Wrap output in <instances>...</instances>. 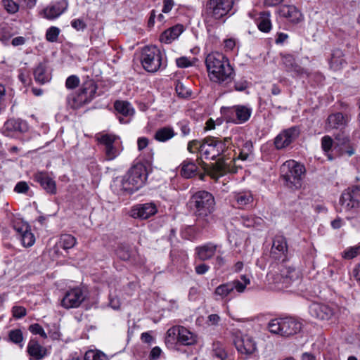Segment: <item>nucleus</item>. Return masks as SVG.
Instances as JSON below:
<instances>
[{"label":"nucleus","mask_w":360,"mask_h":360,"mask_svg":"<svg viewBox=\"0 0 360 360\" xmlns=\"http://www.w3.org/2000/svg\"><path fill=\"white\" fill-rule=\"evenodd\" d=\"M232 140L230 137L220 139L214 136H208L202 140L201 158L207 160H214L222 155L213 167L209 170L204 164L203 169L212 179H218L227 173H236L238 167L236 165V158H226L225 152L231 147Z\"/></svg>","instance_id":"nucleus-1"},{"label":"nucleus","mask_w":360,"mask_h":360,"mask_svg":"<svg viewBox=\"0 0 360 360\" xmlns=\"http://www.w3.org/2000/svg\"><path fill=\"white\" fill-rule=\"evenodd\" d=\"M205 65L210 80L217 84L227 85L232 82L236 75L229 59L218 51L206 56Z\"/></svg>","instance_id":"nucleus-2"},{"label":"nucleus","mask_w":360,"mask_h":360,"mask_svg":"<svg viewBox=\"0 0 360 360\" xmlns=\"http://www.w3.org/2000/svg\"><path fill=\"white\" fill-rule=\"evenodd\" d=\"M267 281L274 290H282L290 287L300 278V272L295 267L280 264L277 269L267 274Z\"/></svg>","instance_id":"nucleus-3"},{"label":"nucleus","mask_w":360,"mask_h":360,"mask_svg":"<svg viewBox=\"0 0 360 360\" xmlns=\"http://www.w3.org/2000/svg\"><path fill=\"white\" fill-rule=\"evenodd\" d=\"M234 0H208L205 8V22L207 27H214L224 22L231 15Z\"/></svg>","instance_id":"nucleus-4"},{"label":"nucleus","mask_w":360,"mask_h":360,"mask_svg":"<svg viewBox=\"0 0 360 360\" xmlns=\"http://www.w3.org/2000/svg\"><path fill=\"white\" fill-rule=\"evenodd\" d=\"M146 179V167L141 162L136 163L123 176L121 184L122 190L132 193L141 188Z\"/></svg>","instance_id":"nucleus-5"},{"label":"nucleus","mask_w":360,"mask_h":360,"mask_svg":"<svg viewBox=\"0 0 360 360\" xmlns=\"http://www.w3.org/2000/svg\"><path fill=\"white\" fill-rule=\"evenodd\" d=\"M198 219H206L214 211L215 200L212 193L206 191L195 192L190 199Z\"/></svg>","instance_id":"nucleus-6"},{"label":"nucleus","mask_w":360,"mask_h":360,"mask_svg":"<svg viewBox=\"0 0 360 360\" xmlns=\"http://www.w3.org/2000/svg\"><path fill=\"white\" fill-rule=\"evenodd\" d=\"M281 176L287 186L300 188L302 186V176L305 172L304 167L293 160L285 161L280 168Z\"/></svg>","instance_id":"nucleus-7"},{"label":"nucleus","mask_w":360,"mask_h":360,"mask_svg":"<svg viewBox=\"0 0 360 360\" xmlns=\"http://www.w3.org/2000/svg\"><path fill=\"white\" fill-rule=\"evenodd\" d=\"M197 342V335L182 326H174L166 332L165 344L169 347L176 343L190 346Z\"/></svg>","instance_id":"nucleus-8"},{"label":"nucleus","mask_w":360,"mask_h":360,"mask_svg":"<svg viewBox=\"0 0 360 360\" xmlns=\"http://www.w3.org/2000/svg\"><path fill=\"white\" fill-rule=\"evenodd\" d=\"M302 323L292 317L278 318L271 320L268 329L271 333L284 337L293 335L300 331Z\"/></svg>","instance_id":"nucleus-9"},{"label":"nucleus","mask_w":360,"mask_h":360,"mask_svg":"<svg viewBox=\"0 0 360 360\" xmlns=\"http://www.w3.org/2000/svg\"><path fill=\"white\" fill-rule=\"evenodd\" d=\"M97 141L103 146L106 160L111 161L120 155L123 148L120 138L113 134L101 133L96 136Z\"/></svg>","instance_id":"nucleus-10"},{"label":"nucleus","mask_w":360,"mask_h":360,"mask_svg":"<svg viewBox=\"0 0 360 360\" xmlns=\"http://www.w3.org/2000/svg\"><path fill=\"white\" fill-rule=\"evenodd\" d=\"M141 62L146 71L150 72L158 71L162 65L160 50L155 46H145L141 51Z\"/></svg>","instance_id":"nucleus-11"},{"label":"nucleus","mask_w":360,"mask_h":360,"mask_svg":"<svg viewBox=\"0 0 360 360\" xmlns=\"http://www.w3.org/2000/svg\"><path fill=\"white\" fill-rule=\"evenodd\" d=\"M241 279L243 282L238 280H234L231 282H227L217 286L214 292L215 296L219 297L223 300H229L233 297L235 294V290L239 293L244 292L246 286L250 284V280L242 276Z\"/></svg>","instance_id":"nucleus-12"},{"label":"nucleus","mask_w":360,"mask_h":360,"mask_svg":"<svg viewBox=\"0 0 360 360\" xmlns=\"http://www.w3.org/2000/svg\"><path fill=\"white\" fill-rule=\"evenodd\" d=\"M221 112L227 122L241 124L249 120L252 110L247 106L238 105L231 107H222Z\"/></svg>","instance_id":"nucleus-13"},{"label":"nucleus","mask_w":360,"mask_h":360,"mask_svg":"<svg viewBox=\"0 0 360 360\" xmlns=\"http://www.w3.org/2000/svg\"><path fill=\"white\" fill-rule=\"evenodd\" d=\"M341 210L350 212L360 207V186H353L345 190L340 198Z\"/></svg>","instance_id":"nucleus-14"},{"label":"nucleus","mask_w":360,"mask_h":360,"mask_svg":"<svg viewBox=\"0 0 360 360\" xmlns=\"http://www.w3.org/2000/svg\"><path fill=\"white\" fill-rule=\"evenodd\" d=\"M234 334L233 345L238 352L244 358L251 357L257 350V342L255 338L250 335Z\"/></svg>","instance_id":"nucleus-15"},{"label":"nucleus","mask_w":360,"mask_h":360,"mask_svg":"<svg viewBox=\"0 0 360 360\" xmlns=\"http://www.w3.org/2000/svg\"><path fill=\"white\" fill-rule=\"evenodd\" d=\"M231 138L232 140L231 146L238 149V152L236 150H233L234 152L233 158H235L236 160L238 159L243 161L248 160L250 155L252 153V143L250 141H244L241 134H235Z\"/></svg>","instance_id":"nucleus-16"},{"label":"nucleus","mask_w":360,"mask_h":360,"mask_svg":"<svg viewBox=\"0 0 360 360\" xmlns=\"http://www.w3.org/2000/svg\"><path fill=\"white\" fill-rule=\"evenodd\" d=\"M338 311L336 305L313 303L309 307V312L312 316L321 320H330L335 317Z\"/></svg>","instance_id":"nucleus-17"},{"label":"nucleus","mask_w":360,"mask_h":360,"mask_svg":"<svg viewBox=\"0 0 360 360\" xmlns=\"http://www.w3.org/2000/svg\"><path fill=\"white\" fill-rule=\"evenodd\" d=\"M221 245L212 242L206 243L195 248V256L200 261L212 259L217 254H223Z\"/></svg>","instance_id":"nucleus-18"},{"label":"nucleus","mask_w":360,"mask_h":360,"mask_svg":"<svg viewBox=\"0 0 360 360\" xmlns=\"http://www.w3.org/2000/svg\"><path fill=\"white\" fill-rule=\"evenodd\" d=\"M300 130L298 127H292L282 131L274 139V145L276 149L281 150L288 147L300 135Z\"/></svg>","instance_id":"nucleus-19"},{"label":"nucleus","mask_w":360,"mask_h":360,"mask_svg":"<svg viewBox=\"0 0 360 360\" xmlns=\"http://www.w3.org/2000/svg\"><path fill=\"white\" fill-rule=\"evenodd\" d=\"M84 299L85 295L82 289L74 288L65 292L61 300V305L65 309L77 308Z\"/></svg>","instance_id":"nucleus-20"},{"label":"nucleus","mask_w":360,"mask_h":360,"mask_svg":"<svg viewBox=\"0 0 360 360\" xmlns=\"http://www.w3.org/2000/svg\"><path fill=\"white\" fill-rule=\"evenodd\" d=\"M68 3L66 0H60L52 2L44 8L40 15L49 20H53L61 15L68 8Z\"/></svg>","instance_id":"nucleus-21"},{"label":"nucleus","mask_w":360,"mask_h":360,"mask_svg":"<svg viewBox=\"0 0 360 360\" xmlns=\"http://www.w3.org/2000/svg\"><path fill=\"white\" fill-rule=\"evenodd\" d=\"M231 202L238 209H249L253 206L254 196L248 190L236 191L231 194Z\"/></svg>","instance_id":"nucleus-22"},{"label":"nucleus","mask_w":360,"mask_h":360,"mask_svg":"<svg viewBox=\"0 0 360 360\" xmlns=\"http://www.w3.org/2000/svg\"><path fill=\"white\" fill-rule=\"evenodd\" d=\"M157 212L158 208L153 202L138 204L131 208L130 216L135 219H147L155 215Z\"/></svg>","instance_id":"nucleus-23"},{"label":"nucleus","mask_w":360,"mask_h":360,"mask_svg":"<svg viewBox=\"0 0 360 360\" xmlns=\"http://www.w3.org/2000/svg\"><path fill=\"white\" fill-rule=\"evenodd\" d=\"M97 89L98 86L96 82L93 79L87 77L86 79L83 81L77 91L81 96H82L84 101L88 104L96 97Z\"/></svg>","instance_id":"nucleus-24"},{"label":"nucleus","mask_w":360,"mask_h":360,"mask_svg":"<svg viewBox=\"0 0 360 360\" xmlns=\"http://www.w3.org/2000/svg\"><path fill=\"white\" fill-rule=\"evenodd\" d=\"M278 12L281 17L287 19L293 24H297L303 20L302 13L293 5H282Z\"/></svg>","instance_id":"nucleus-25"},{"label":"nucleus","mask_w":360,"mask_h":360,"mask_svg":"<svg viewBox=\"0 0 360 360\" xmlns=\"http://www.w3.org/2000/svg\"><path fill=\"white\" fill-rule=\"evenodd\" d=\"M349 122V116L343 115L342 112H335L330 114L326 122V130L342 129L345 128Z\"/></svg>","instance_id":"nucleus-26"},{"label":"nucleus","mask_w":360,"mask_h":360,"mask_svg":"<svg viewBox=\"0 0 360 360\" xmlns=\"http://www.w3.org/2000/svg\"><path fill=\"white\" fill-rule=\"evenodd\" d=\"M185 28L183 25L177 24L165 30L160 36V41L164 44H171L184 32Z\"/></svg>","instance_id":"nucleus-27"},{"label":"nucleus","mask_w":360,"mask_h":360,"mask_svg":"<svg viewBox=\"0 0 360 360\" xmlns=\"http://www.w3.org/2000/svg\"><path fill=\"white\" fill-rule=\"evenodd\" d=\"M282 63L286 71L292 72L296 76L307 73V71L296 63L295 57L291 54L283 55Z\"/></svg>","instance_id":"nucleus-28"},{"label":"nucleus","mask_w":360,"mask_h":360,"mask_svg":"<svg viewBox=\"0 0 360 360\" xmlns=\"http://www.w3.org/2000/svg\"><path fill=\"white\" fill-rule=\"evenodd\" d=\"M34 77L35 81L44 84L51 81V74L48 70V65L46 61L39 63L34 70Z\"/></svg>","instance_id":"nucleus-29"},{"label":"nucleus","mask_w":360,"mask_h":360,"mask_svg":"<svg viewBox=\"0 0 360 360\" xmlns=\"http://www.w3.org/2000/svg\"><path fill=\"white\" fill-rule=\"evenodd\" d=\"M46 350L37 341L32 340L27 345V353L31 360H40L46 354Z\"/></svg>","instance_id":"nucleus-30"},{"label":"nucleus","mask_w":360,"mask_h":360,"mask_svg":"<svg viewBox=\"0 0 360 360\" xmlns=\"http://www.w3.org/2000/svg\"><path fill=\"white\" fill-rule=\"evenodd\" d=\"M21 132V122L19 119H9L4 125L3 133L7 136H14Z\"/></svg>","instance_id":"nucleus-31"},{"label":"nucleus","mask_w":360,"mask_h":360,"mask_svg":"<svg viewBox=\"0 0 360 360\" xmlns=\"http://www.w3.org/2000/svg\"><path fill=\"white\" fill-rule=\"evenodd\" d=\"M176 134L173 127L167 126L157 129L154 134V139L158 142H166L174 137Z\"/></svg>","instance_id":"nucleus-32"},{"label":"nucleus","mask_w":360,"mask_h":360,"mask_svg":"<svg viewBox=\"0 0 360 360\" xmlns=\"http://www.w3.org/2000/svg\"><path fill=\"white\" fill-rule=\"evenodd\" d=\"M116 111L124 117H131L134 114V108L131 104L125 101H116L114 103Z\"/></svg>","instance_id":"nucleus-33"},{"label":"nucleus","mask_w":360,"mask_h":360,"mask_svg":"<svg viewBox=\"0 0 360 360\" xmlns=\"http://www.w3.org/2000/svg\"><path fill=\"white\" fill-rule=\"evenodd\" d=\"M180 173L184 178H191L198 173V167L193 162L184 160L181 165Z\"/></svg>","instance_id":"nucleus-34"},{"label":"nucleus","mask_w":360,"mask_h":360,"mask_svg":"<svg viewBox=\"0 0 360 360\" xmlns=\"http://www.w3.org/2000/svg\"><path fill=\"white\" fill-rule=\"evenodd\" d=\"M77 243V239L75 237L70 234H62L60 236L58 244L53 248L56 249V252L58 250V247L68 250L72 248Z\"/></svg>","instance_id":"nucleus-35"},{"label":"nucleus","mask_w":360,"mask_h":360,"mask_svg":"<svg viewBox=\"0 0 360 360\" xmlns=\"http://www.w3.org/2000/svg\"><path fill=\"white\" fill-rule=\"evenodd\" d=\"M66 103L67 105L73 110L79 109L87 104L78 91L69 94L66 98Z\"/></svg>","instance_id":"nucleus-36"},{"label":"nucleus","mask_w":360,"mask_h":360,"mask_svg":"<svg viewBox=\"0 0 360 360\" xmlns=\"http://www.w3.org/2000/svg\"><path fill=\"white\" fill-rule=\"evenodd\" d=\"M271 15L269 12H262L257 18V27L263 32H269L271 30L272 25L270 19Z\"/></svg>","instance_id":"nucleus-37"},{"label":"nucleus","mask_w":360,"mask_h":360,"mask_svg":"<svg viewBox=\"0 0 360 360\" xmlns=\"http://www.w3.org/2000/svg\"><path fill=\"white\" fill-rule=\"evenodd\" d=\"M287 250L288 245L285 238L281 236L275 237L271 248V254L284 255Z\"/></svg>","instance_id":"nucleus-38"},{"label":"nucleus","mask_w":360,"mask_h":360,"mask_svg":"<svg viewBox=\"0 0 360 360\" xmlns=\"http://www.w3.org/2000/svg\"><path fill=\"white\" fill-rule=\"evenodd\" d=\"M41 186L48 193H56V184L55 181L47 175H42L39 179Z\"/></svg>","instance_id":"nucleus-39"},{"label":"nucleus","mask_w":360,"mask_h":360,"mask_svg":"<svg viewBox=\"0 0 360 360\" xmlns=\"http://www.w3.org/2000/svg\"><path fill=\"white\" fill-rule=\"evenodd\" d=\"M212 356L220 360H230L224 345L219 342H214L212 344Z\"/></svg>","instance_id":"nucleus-40"},{"label":"nucleus","mask_w":360,"mask_h":360,"mask_svg":"<svg viewBox=\"0 0 360 360\" xmlns=\"http://www.w3.org/2000/svg\"><path fill=\"white\" fill-rule=\"evenodd\" d=\"M342 257L345 259H352L360 255V244L346 248L342 253Z\"/></svg>","instance_id":"nucleus-41"},{"label":"nucleus","mask_w":360,"mask_h":360,"mask_svg":"<svg viewBox=\"0 0 360 360\" xmlns=\"http://www.w3.org/2000/svg\"><path fill=\"white\" fill-rule=\"evenodd\" d=\"M116 255L122 260H129L131 257L129 247L126 245H119L116 250Z\"/></svg>","instance_id":"nucleus-42"},{"label":"nucleus","mask_w":360,"mask_h":360,"mask_svg":"<svg viewBox=\"0 0 360 360\" xmlns=\"http://www.w3.org/2000/svg\"><path fill=\"white\" fill-rule=\"evenodd\" d=\"M84 360H107V358L101 352L89 350L85 354Z\"/></svg>","instance_id":"nucleus-43"},{"label":"nucleus","mask_w":360,"mask_h":360,"mask_svg":"<svg viewBox=\"0 0 360 360\" xmlns=\"http://www.w3.org/2000/svg\"><path fill=\"white\" fill-rule=\"evenodd\" d=\"M60 29L57 27L52 26L49 27L46 32V39L49 42H56L58 40Z\"/></svg>","instance_id":"nucleus-44"},{"label":"nucleus","mask_w":360,"mask_h":360,"mask_svg":"<svg viewBox=\"0 0 360 360\" xmlns=\"http://www.w3.org/2000/svg\"><path fill=\"white\" fill-rule=\"evenodd\" d=\"M80 79L78 76L72 75L69 76L65 80V87L68 89H75L79 86Z\"/></svg>","instance_id":"nucleus-45"},{"label":"nucleus","mask_w":360,"mask_h":360,"mask_svg":"<svg viewBox=\"0 0 360 360\" xmlns=\"http://www.w3.org/2000/svg\"><path fill=\"white\" fill-rule=\"evenodd\" d=\"M2 5L9 13H15L19 9V6L13 0H3Z\"/></svg>","instance_id":"nucleus-46"},{"label":"nucleus","mask_w":360,"mask_h":360,"mask_svg":"<svg viewBox=\"0 0 360 360\" xmlns=\"http://www.w3.org/2000/svg\"><path fill=\"white\" fill-rule=\"evenodd\" d=\"M202 146V141L193 140L188 142L187 149L191 153L199 152L201 155V149Z\"/></svg>","instance_id":"nucleus-47"},{"label":"nucleus","mask_w":360,"mask_h":360,"mask_svg":"<svg viewBox=\"0 0 360 360\" xmlns=\"http://www.w3.org/2000/svg\"><path fill=\"white\" fill-rule=\"evenodd\" d=\"M9 339L11 342L20 344L22 341V333L20 329L13 330L9 333Z\"/></svg>","instance_id":"nucleus-48"},{"label":"nucleus","mask_w":360,"mask_h":360,"mask_svg":"<svg viewBox=\"0 0 360 360\" xmlns=\"http://www.w3.org/2000/svg\"><path fill=\"white\" fill-rule=\"evenodd\" d=\"M35 242L34 234L26 229L24 231V247H31Z\"/></svg>","instance_id":"nucleus-49"},{"label":"nucleus","mask_w":360,"mask_h":360,"mask_svg":"<svg viewBox=\"0 0 360 360\" xmlns=\"http://www.w3.org/2000/svg\"><path fill=\"white\" fill-rule=\"evenodd\" d=\"M333 144V140L329 136H324L321 139V148L323 150L328 153L330 150Z\"/></svg>","instance_id":"nucleus-50"},{"label":"nucleus","mask_w":360,"mask_h":360,"mask_svg":"<svg viewBox=\"0 0 360 360\" xmlns=\"http://www.w3.org/2000/svg\"><path fill=\"white\" fill-rule=\"evenodd\" d=\"M222 120L217 119L214 120L212 118H210L205 123V130H212L215 129L217 127H219L222 124Z\"/></svg>","instance_id":"nucleus-51"},{"label":"nucleus","mask_w":360,"mask_h":360,"mask_svg":"<svg viewBox=\"0 0 360 360\" xmlns=\"http://www.w3.org/2000/svg\"><path fill=\"white\" fill-rule=\"evenodd\" d=\"M30 331L34 335H39L42 338H46V333L43 328L38 323L32 324L29 327Z\"/></svg>","instance_id":"nucleus-52"},{"label":"nucleus","mask_w":360,"mask_h":360,"mask_svg":"<svg viewBox=\"0 0 360 360\" xmlns=\"http://www.w3.org/2000/svg\"><path fill=\"white\" fill-rule=\"evenodd\" d=\"M176 65L181 68H186L193 65V61L187 57H180L176 60Z\"/></svg>","instance_id":"nucleus-53"},{"label":"nucleus","mask_w":360,"mask_h":360,"mask_svg":"<svg viewBox=\"0 0 360 360\" xmlns=\"http://www.w3.org/2000/svg\"><path fill=\"white\" fill-rule=\"evenodd\" d=\"M176 92L179 97L186 98L191 95L189 91L181 83H178L176 86Z\"/></svg>","instance_id":"nucleus-54"},{"label":"nucleus","mask_w":360,"mask_h":360,"mask_svg":"<svg viewBox=\"0 0 360 360\" xmlns=\"http://www.w3.org/2000/svg\"><path fill=\"white\" fill-rule=\"evenodd\" d=\"M338 144L342 146H346L350 143V140L348 136L342 134H339L335 136Z\"/></svg>","instance_id":"nucleus-55"},{"label":"nucleus","mask_w":360,"mask_h":360,"mask_svg":"<svg viewBox=\"0 0 360 360\" xmlns=\"http://www.w3.org/2000/svg\"><path fill=\"white\" fill-rule=\"evenodd\" d=\"M71 25L77 31L84 30L86 27V23L82 19H74L71 21Z\"/></svg>","instance_id":"nucleus-56"},{"label":"nucleus","mask_w":360,"mask_h":360,"mask_svg":"<svg viewBox=\"0 0 360 360\" xmlns=\"http://www.w3.org/2000/svg\"><path fill=\"white\" fill-rule=\"evenodd\" d=\"M236 40L233 38L226 39L224 41V49L226 52L231 51L236 47Z\"/></svg>","instance_id":"nucleus-57"},{"label":"nucleus","mask_w":360,"mask_h":360,"mask_svg":"<svg viewBox=\"0 0 360 360\" xmlns=\"http://www.w3.org/2000/svg\"><path fill=\"white\" fill-rule=\"evenodd\" d=\"M210 266L205 264L201 263L198 265H196L195 267V271L198 275H203L206 274L210 270Z\"/></svg>","instance_id":"nucleus-58"},{"label":"nucleus","mask_w":360,"mask_h":360,"mask_svg":"<svg viewBox=\"0 0 360 360\" xmlns=\"http://www.w3.org/2000/svg\"><path fill=\"white\" fill-rule=\"evenodd\" d=\"M180 127V130L182 136H188L191 132V129L188 126V123L186 121H181L179 123Z\"/></svg>","instance_id":"nucleus-59"},{"label":"nucleus","mask_w":360,"mask_h":360,"mask_svg":"<svg viewBox=\"0 0 360 360\" xmlns=\"http://www.w3.org/2000/svg\"><path fill=\"white\" fill-rule=\"evenodd\" d=\"M161 353H162V350L159 347H153L150 352V355H149L150 360L158 359L160 357Z\"/></svg>","instance_id":"nucleus-60"},{"label":"nucleus","mask_w":360,"mask_h":360,"mask_svg":"<svg viewBox=\"0 0 360 360\" xmlns=\"http://www.w3.org/2000/svg\"><path fill=\"white\" fill-rule=\"evenodd\" d=\"M149 141L146 137H140L137 140V146L139 150H143L146 148L148 145Z\"/></svg>","instance_id":"nucleus-61"},{"label":"nucleus","mask_w":360,"mask_h":360,"mask_svg":"<svg viewBox=\"0 0 360 360\" xmlns=\"http://www.w3.org/2000/svg\"><path fill=\"white\" fill-rule=\"evenodd\" d=\"M256 218L252 216H246L243 217V223L247 227L254 226L256 223Z\"/></svg>","instance_id":"nucleus-62"},{"label":"nucleus","mask_w":360,"mask_h":360,"mask_svg":"<svg viewBox=\"0 0 360 360\" xmlns=\"http://www.w3.org/2000/svg\"><path fill=\"white\" fill-rule=\"evenodd\" d=\"M174 1L172 0H164L163 7L162 9V13H167L171 11L174 6Z\"/></svg>","instance_id":"nucleus-63"},{"label":"nucleus","mask_w":360,"mask_h":360,"mask_svg":"<svg viewBox=\"0 0 360 360\" xmlns=\"http://www.w3.org/2000/svg\"><path fill=\"white\" fill-rule=\"evenodd\" d=\"M142 342L150 344L153 341V338L149 332L143 333L141 335Z\"/></svg>","instance_id":"nucleus-64"}]
</instances>
